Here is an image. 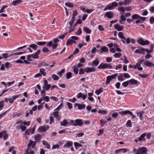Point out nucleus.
<instances>
[{"mask_svg":"<svg viewBox=\"0 0 154 154\" xmlns=\"http://www.w3.org/2000/svg\"><path fill=\"white\" fill-rule=\"evenodd\" d=\"M147 149L145 147H140L137 150L136 148H134L133 153L135 154H147Z\"/></svg>","mask_w":154,"mask_h":154,"instance_id":"f257e3e1","label":"nucleus"},{"mask_svg":"<svg viewBox=\"0 0 154 154\" xmlns=\"http://www.w3.org/2000/svg\"><path fill=\"white\" fill-rule=\"evenodd\" d=\"M118 4L116 2H113L112 4H109L106 6L104 9V11H106L107 10H111L115 8L118 5Z\"/></svg>","mask_w":154,"mask_h":154,"instance_id":"f03ea898","label":"nucleus"},{"mask_svg":"<svg viewBox=\"0 0 154 154\" xmlns=\"http://www.w3.org/2000/svg\"><path fill=\"white\" fill-rule=\"evenodd\" d=\"M112 67L110 63H102L98 67L99 69H105L106 68L112 69Z\"/></svg>","mask_w":154,"mask_h":154,"instance_id":"7ed1b4c3","label":"nucleus"},{"mask_svg":"<svg viewBox=\"0 0 154 154\" xmlns=\"http://www.w3.org/2000/svg\"><path fill=\"white\" fill-rule=\"evenodd\" d=\"M138 43L142 45H147L149 44V41L146 40L144 41L142 38H140L137 41Z\"/></svg>","mask_w":154,"mask_h":154,"instance_id":"20e7f679","label":"nucleus"},{"mask_svg":"<svg viewBox=\"0 0 154 154\" xmlns=\"http://www.w3.org/2000/svg\"><path fill=\"white\" fill-rule=\"evenodd\" d=\"M119 113L121 115L124 116L127 114H129L132 116V118L134 119L135 117V116L133 115V113L129 110H126L125 111H122L119 112Z\"/></svg>","mask_w":154,"mask_h":154,"instance_id":"39448f33","label":"nucleus"},{"mask_svg":"<svg viewBox=\"0 0 154 154\" xmlns=\"http://www.w3.org/2000/svg\"><path fill=\"white\" fill-rule=\"evenodd\" d=\"M49 128L48 125H45L39 127V132L41 133L45 132Z\"/></svg>","mask_w":154,"mask_h":154,"instance_id":"423d86ee","label":"nucleus"},{"mask_svg":"<svg viewBox=\"0 0 154 154\" xmlns=\"http://www.w3.org/2000/svg\"><path fill=\"white\" fill-rule=\"evenodd\" d=\"M43 82L44 83V85L43 86L42 88L45 89L46 90H48L51 88V85L50 84H48V82L46 80L44 79Z\"/></svg>","mask_w":154,"mask_h":154,"instance_id":"0eeeda50","label":"nucleus"},{"mask_svg":"<svg viewBox=\"0 0 154 154\" xmlns=\"http://www.w3.org/2000/svg\"><path fill=\"white\" fill-rule=\"evenodd\" d=\"M85 71L87 73L94 72L96 71V69L94 67H87L85 69Z\"/></svg>","mask_w":154,"mask_h":154,"instance_id":"6e6552de","label":"nucleus"},{"mask_svg":"<svg viewBox=\"0 0 154 154\" xmlns=\"http://www.w3.org/2000/svg\"><path fill=\"white\" fill-rule=\"evenodd\" d=\"M57 43L53 44V42L52 41H50L47 45V46H52L53 49L56 48L57 47Z\"/></svg>","mask_w":154,"mask_h":154,"instance_id":"1a4fd4ad","label":"nucleus"},{"mask_svg":"<svg viewBox=\"0 0 154 154\" xmlns=\"http://www.w3.org/2000/svg\"><path fill=\"white\" fill-rule=\"evenodd\" d=\"M23 1L22 0H16L14 1H13L11 5L13 6H15L18 4H20Z\"/></svg>","mask_w":154,"mask_h":154,"instance_id":"9d476101","label":"nucleus"},{"mask_svg":"<svg viewBox=\"0 0 154 154\" xmlns=\"http://www.w3.org/2000/svg\"><path fill=\"white\" fill-rule=\"evenodd\" d=\"M76 106L78 107V108L79 109H84L85 107V104H80L79 103H75V107Z\"/></svg>","mask_w":154,"mask_h":154,"instance_id":"9b49d317","label":"nucleus"},{"mask_svg":"<svg viewBox=\"0 0 154 154\" xmlns=\"http://www.w3.org/2000/svg\"><path fill=\"white\" fill-rule=\"evenodd\" d=\"M87 96V94L85 95L81 93H79L77 95V98H82L83 100H85Z\"/></svg>","mask_w":154,"mask_h":154,"instance_id":"f8f14e48","label":"nucleus"},{"mask_svg":"<svg viewBox=\"0 0 154 154\" xmlns=\"http://www.w3.org/2000/svg\"><path fill=\"white\" fill-rule=\"evenodd\" d=\"M113 14L111 11L107 12L105 14V16H106L109 18H111L113 17Z\"/></svg>","mask_w":154,"mask_h":154,"instance_id":"ddd939ff","label":"nucleus"},{"mask_svg":"<svg viewBox=\"0 0 154 154\" xmlns=\"http://www.w3.org/2000/svg\"><path fill=\"white\" fill-rule=\"evenodd\" d=\"M115 28L117 31H121L123 29L124 26H121L119 24H117L115 26Z\"/></svg>","mask_w":154,"mask_h":154,"instance_id":"4468645a","label":"nucleus"},{"mask_svg":"<svg viewBox=\"0 0 154 154\" xmlns=\"http://www.w3.org/2000/svg\"><path fill=\"white\" fill-rule=\"evenodd\" d=\"M73 143L72 141H67L66 143L64 144V147L65 148H68L72 145Z\"/></svg>","mask_w":154,"mask_h":154,"instance_id":"2eb2a0df","label":"nucleus"},{"mask_svg":"<svg viewBox=\"0 0 154 154\" xmlns=\"http://www.w3.org/2000/svg\"><path fill=\"white\" fill-rule=\"evenodd\" d=\"M75 123H76V126L77 125L81 126L83 124V123L82 121V120L81 119H77L75 120Z\"/></svg>","mask_w":154,"mask_h":154,"instance_id":"dca6fc26","label":"nucleus"},{"mask_svg":"<svg viewBox=\"0 0 154 154\" xmlns=\"http://www.w3.org/2000/svg\"><path fill=\"white\" fill-rule=\"evenodd\" d=\"M134 52L140 54H144L145 53V49L143 48L140 49H136Z\"/></svg>","mask_w":154,"mask_h":154,"instance_id":"f3484780","label":"nucleus"},{"mask_svg":"<svg viewBox=\"0 0 154 154\" xmlns=\"http://www.w3.org/2000/svg\"><path fill=\"white\" fill-rule=\"evenodd\" d=\"M45 70L43 69H40V73H39V76H45L46 75V73L45 72Z\"/></svg>","mask_w":154,"mask_h":154,"instance_id":"a211bd4d","label":"nucleus"},{"mask_svg":"<svg viewBox=\"0 0 154 154\" xmlns=\"http://www.w3.org/2000/svg\"><path fill=\"white\" fill-rule=\"evenodd\" d=\"M100 49H101V51H100V53H102L103 52H108L109 51L108 48L106 46L102 47Z\"/></svg>","mask_w":154,"mask_h":154,"instance_id":"6ab92c4d","label":"nucleus"},{"mask_svg":"<svg viewBox=\"0 0 154 154\" xmlns=\"http://www.w3.org/2000/svg\"><path fill=\"white\" fill-rule=\"evenodd\" d=\"M53 115L55 117L57 118V120L60 121V118L58 114V112L56 111L54 112Z\"/></svg>","mask_w":154,"mask_h":154,"instance_id":"aec40b11","label":"nucleus"},{"mask_svg":"<svg viewBox=\"0 0 154 154\" xmlns=\"http://www.w3.org/2000/svg\"><path fill=\"white\" fill-rule=\"evenodd\" d=\"M38 50L37 52L35 53V54H30L32 58L34 59L37 58L38 57Z\"/></svg>","mask_w":154,"mask_h":154,"instance_id":"412c9836","label":"nucleus"},{"mask_svg":"<svg viewBox=\"0 0 154 154\" xmlns=\"http://www.w3.org/2000/svg\"><path fill=\"white\" fill-rule=\"evenodd\" d=\"M146 136V134H141L140 136L138 137V140L139 141H145L146 140V139L144 138L145 136Z\"/></svg>","mask_w":154,"mask_h":154,"instance_id":"4be33fe9","label":"nucleus"},{"mask_svg":"<svg viewBox=\"0 0 154 154\" xmlns=\"http://www.w3.org/2000/svg\"><path fill=\"white\" fill-rule=\"evenodd\" d=\"M129 82L130 84L131 85H136L138 83L137 81L134 79H132L129 80Z\"/></svg>","mask_w":154,"mask_h":154,"instance_id":"5701e85b","label":"nucleus"},{"mask_svg":"<svg viewBox=\"0 0 154 154\" xmlns=\"http://www.w3.org/2000/svg\"><path fill=\"white\" fill-rule=\"evenodd\" d=\"M83 30L86 34H90L91 32V30L88 27L85 26L83 27Z\"/></svg>","mask_w":154,"mask_h":154,"instance_id":"b1692460","label":"nucleus"},{"mask_svg":"<svg viewBox=\"0 0 154 154\" xmlns=\"http://www.w3.org/2000/svg\"><path fill=\"white\" fill-rule=\"evenodd\" d=\"M140 17V16L137 14H134L132 15L131 17L132 20H133L135 19H139Z\"/></svg>","mask_w":154,"mask_h":154,"instance_id":"393cba45","label":"nucleus"},{"mask_svg":"<svg viewBox=\"0 0 154 154\" xmlns=\"http://www.w3.org/2000/svg\"><path fill=\"white\" fill-rule=\"evenodd\" d=\"M144 65L146 66L149 67L154 66V64L148 61L144 63Z\"/></svg>","mask_w":154,"mask_h":154,"instance_id":"a878e982","label":"nucleus"},{"mask_svg":"<svg viewBox=\"0 0 154 154\" xmlns=\"http://www.w3.org/2000/svg\"><path fill=\"white\" fill-rule=\"evenodd\" d=\"M99 63L98 59L97 58L93 61L92 65L95 66H97Z\"/></svg>","mask_w":154,"mask_h":154,"instance_id":"bb28decb","label":"nucleus"},{"mask_svg":"<svg viewBox=\"0 0 154 154\" xmlns=\"http://www.w3.org/2000/svg\"><path fill=\"white\" fill-rule=\"evenodd\" d=\"M74 145L75 147V148L76 149H78L79 147H82V145L77 142H75L74 143Z\"/></svg>","mask_w":154,"mask_h":154,"instance_id":"cd10ccee","label":"nucleus"},{"mask_svg":"<svg viewBox=\"0 0 154 154\" xmlns=\"http://www.w3.org/2000/svg\"><path fill=\"white\" fill-rule=\"evenodd\" d=\"M72 68L73 69V72L76 75L78 73L79 70L76 67V66H73Z\"/></svg>","mask_w":154,"mask_h":154,"instance_id":"c85d7f7f","label":"nucleus"},{"mask_svg":"<svg viewBox=\"0 0 154 154\" xmlns=\"http://www.w3.org/2000/svg\"><path fill=\"white\" fill-rule=\"evenodd\" d=\"M43 144L44 145L46 146V147L48 149H49L50 148V145L46 141L44 140L43 141Z\"/></svg>","mask_w":154,"mask_h":154,"instance_id":"c756f323","label":"nucleus"},{"mask_svg":"<svg viewBox=\"0 0 154 154\" xmlns=\"http://www.w3.org/2000/svg\"><path fill=\"white\" fill-rule=\"evenodd\" d=\"M67 124L68 123L67 122V121L66 119H64L63 122H60V125L61 126H67Z\"/></svg>","mask_w":154,"mask_h":154,"instance_id":"7c9ffc66","label":"nucleus"},{"mask_svg":"<svg viewBox=\"0 0 154 154\" xmlns=\"http://www.w3.org/2000/svg\"><path fill=\"white\" fill-rule=\"evenodd\" d=\"M65 5L66 6L69 8H72L74 7V5L71 2H69L66 3H65Z\"/></svg>","mask_w":154,"mask_h":154,"instance_id":"2f4dec72","label":"nucleus"},{"mask_svg":"<svg viewBox=\"0 0 154 154\" xmlns=\"http://www.w3.org/2000/svg\"><path fill=\"white\" fill-rule=\"evenodd\" d=\"M143 113L144 112L143 111L142 112H137V116L139 117L140 119L141 120H142V119L143 115Z\"/></svg>","mask_w":154,"mask_h":154,"instance_id":"473e14b6","label":"nucleus"},{"mask_svg":"<svg viewBox=\"0 0 154 154\" xmlns=\"http://www.w3.org/2000/svg\"><path fill=\"white\" fill-rule=\"evenodd\" d=\"M118 10L122 12L123 14H124L125 13V8L123 7H120L118 8Z\"/></svg>","mask_w":154,"mask_h":154,"instance_id":"72a5a7b5","label":"nucleus"},{"mask_svg":"<svg viewBox=\"0 0 154 154\" xmlns=\"http://www.w3.org/2000/svg\"><path fill=\"white\" fill-rule=\"evenodd\" d=\"M118 35L119 37L122 39H126V38L124 37V34L122 32H119Z\"/></svg>","mask_w":154,"mask_h":154,"instance_id":"f704fd0d","label":"nucleus"},{"mask_svg":"<svg viewBox=\"0 0 154 154\" xmlns=\"http://www.w3.org/2000/svg\"><path fill=\"white\" fill-rule=\"evenodd\" d=\"M29 47L33 49L34 50H36L38 46L35 44H32L30 45Z\"/></svg>","mask_w":154,"mask_h":154,"instance_id":"c9c22d12","label":"nucleus"},{"mask_svg":"<svg viewBox=\"0 0 154 154\" xmlns=\"http://www.w3.org/2000/svg\"><path fill=\"white\" fill-rule=\"evenodd\" d=\"M106 80L105 84H106L107 85L109 83L110 81L112 79L109 75L106 77Z\"/></svg>","mask_w":154,"mask_h":154,"instance_id":"e433bc0d","label":"nucleus"},{"mask_svg":"<svg viewBox=\"0 0 154 154\" xmlns=\"http://www.w3.org/2000/svg\"><path fill=\"white\" fill-rule=\"evenodd\" d=\"M102 91L103 90L102 88H100L99 89L96 90L95 93L97 95H99L102 92Z\"/></svg>","mask_w":154,"mask_h":154,"instance_id":"4c0bfd02","label":"nucleus"},{"mask_svg":"<svg viewBox=\"0 0 154 154\" xmlns=\"http://www.w3.org/2000/svg\"><path fill=\"white\" fill-rule=\"evenodd\" d=\"M123 76L122 74H120L118 77V80L119 81H123L124 80Z\"/></svg>","mask_w":154,"mask_h":154,"instance_id":"58836bf2","label":"nucleus"},{"mask_svg":"<svg viewBox=\"0 0 154 154\" xmlns=\"http://www.w3.org/2000/svg\"><path fill=\"white\" fill-rule=\"evenodd\" d=\"M82 31L81 28H79L78 30L75 32V34L77 35H79L82 34Z\"/></svg>","mask_w":154,"mask_h":154,"instance_id":"ea45409f","label":"nucleus"},{"mask_svg":"<svg viewBox=\"0 0 154 154\" xmlns=\"http://www.w3.org/2000/svg\"><path fill=\"white\" fill-rule=\"evenodd\" d=\"M73 43V40L72 39H68L67 41L66 45H71Z\"/></svg>","mask_w":154,"mask_h":154,"instance_id":"a19ab883","label":"nucleus"},{"mask_svg":"<svg viewBox=\"0 0 154 154\" xmlns=\"http://www.w3.org/2000/svg\"><path fill=\"white\" fill-rule=\"evenodd\" d=\"M8 6L7 5H4L3 6L2 9L0 10V13H2V12H5V11L4 10L5 9L7 8Z\"/></svg>","mask_w":154,"mask_h":154,"instance_id":"79ce46f5","label":"nucleus"},{"mask_svg":"<svg viewBox=\"0 0 154 154\" xmlns=\"http://www.w3.org/2000/svg\"><path fill=\"white\" fill-rule=\"evenodd\" d=\"M2 56L4 58L6 59L11 57L12 56V54L8 55V54H4L2 55Z\"/></svg>","mask_w":154,"mask_h":154,"instance_id":"37998d69","label":"nucleus"},{"mask_svg":"<svg viewBox=\"0 0 154 154\" xmlns=\"http://www.w3.org/2000/svg\"><path fill=\"white\" fill-rule=\"evenodd\" d=\"M65 69H62L60 72L57 73V75H58L60 77L62 76L63 75V73L65 72Z\"/></svg>","mask_w":154,"mask_h":154,"instance_id":"c03bdc74","label":"nucleus"},{"mask_svg":"<svg viewBox=\"0 0 154 154\" xmlns=\"http://www.w3.org/2000/svg\"><path fill=\"white\" fill-rule=\"evenodd\" d=\"M48 66V65L44 61L42 62H41L40 63H39V67L42 66Z\"/></svg>","mask_w":154,"mask_h":154,"instance_id":"a18cd8bd","label":"nucleus"},{"mask_svg":"<svg viewBox=\"0 0 154 154\" xmlns=\"http://www.w3.org/2000/svg\"><path fill=\"white\" fill-rule=\"evenodd\" d=\"M31 129H28L25 132V134L26 135H30V133H31Z\"/></svg>","mask_w":154,"mask_h":154,"instance_id":"49530a36","label":"nucleus"},{"mask_svg":"<svg viewBox=\"0 0 154 154\" xmlns=\"http://www.w3.org/2000/svg\"><path fill=\"white\" fill-rule=\"evenodd\" d=\"M52 78L54 80H57L59 79V77L57 75L54 74L52 75Z\"/></svg>","mask_w":154,"mask_h":154,"instance_id":"de8ad7c7","label":"nucleus"},{"mask_svg":"<svg viewBox=\"0 0 154 154\" xmlns=\"http://www.w3.org/2000/svg\"><path fill=\"white\" fill-rule=\"evenodd\" d=\"M19 128H20L22 131H25L26 128V126L23 125H21L20 127L19 126L18 129H19Z\"/></svg>","mask_w":154,"mask_h":154,"instance_id":"09e8293b","label":"nucleus"},{"mask_svg":"<svg viewBox=\"0 0 154 154\" xmlns=\"http://www.w3.org/2000/svg\"><path fill=\"white\" fill-rule=\"evenodd\" d=\"M122 55V54L120 53H116L114 55V57L116 58L120 57Z\"/></svg>","mask_w":154,"mask_h":154,"instance_id":"8fccbe9b","label":"nucleus"},{"mask_svg":"<svg viewBox=\"0 0 154 154\" xmlns=\"http://www.w3.org/2000/svg\"><path fill=\"white\" fill-rule=\"evenodd\" d=\"M126 125L128 127H131L132 126V124H131V122L130 120H128L127 122Z\"/></svg>","mask_w":154,"mask_h":154,"instance_id":"3c124183","label":"nucleus"},{"mask_svg":"<svg viewBox=\"0 0 154 154\" xmlns=\"http://www.w3.org/2000/svg\"><path fill=\"white\" fill-rule=\"evenodd\" d=\"M118 73H115L114 74H113L111 75H109L110 77L111 78V79H115L116 78V77L118 76Z\"/></svg>","mask_w":154,"mask_h":154,"instance_id":"603ef678","label":"nucleus"},{"mask_svg":"<svg viewBox=\"0 0 154 154\" xmlns=\"http://www.w3.org/2000/svg\"><path fill=\"white\" fill-rule=\"evenodd\" d=\"M129 82V81H126L123 82L122 85L124 87H126L128 85Z\"/></svg>","mask_w":154,"mask_h":154,"instance_id":"864d4df0","label":"nucleus"},{"mask_svg":"<svg viewBox=\"0 0 154 154\" xmlns=\"http://www.w3.org/2000/svg\"><path fill=\"white\" fill-rule=\"evenodd\" d=\"M72 76V73L71 72H69L66 74V78L67 79H70Z\"/></svg>","mask_w":154,"mask_h":154,"instance_id":"5fc2aeb1","label":"nucleus"},{"mask_svg":"<svg viewBox=\"0 0 154 154\" xmlns=\"http://www.w3.org/2000/svg\"><path fill=\"white\" fill-rule=\"evenodd\" d=\"M138 75L140 76L142 78H146L149 75L148 74H139Z\"/></svg>","mask_w":154,"mask_h":154,"instance_id":"6e6d98bb","label":"nucleus"},{"mask_svg":"<svg viewBox=\"0 0 154 154\" xmlns=\"http://www.w3.org/2000/svg\"><path fill=\"white\" fill-rule=\"evenodd\" d=\"M100 122L101 123V125L102 126L105 125L106 122V121H104L103 119H101L100 120Z\"/></svg>","mask_w":154,"mask_h":154,"instance_id":"4d7b16f0","label":"nucleus"},{"mask_svg":"<svg viewBox=\"0 0 154 154\" xmlns=\"http://www.w3.org/2000/svg\"><path fill=\"white\" fill-rule=\"evenodd\" d=\"M10 110V109L8 110L5 111L2 114L0 115V119L2 118L5 115V114Z\"/></svg>","mask_w":154,"mask_h":154,"instance_id":"13d9d810","label":"nucleus"},{"mask_svg":"<svg viewBox=\"0 0 154 154\" xmlns=\"http://www.w3.org/2000/svg\"><path fill=\"white\" fill-rule=\"evenodd\" d=\"M107 112L106 110H100L98 111V113L101 114H106Z\"/></svg>","mask_w":154,"mask_h":154,"instance_id":"bf43d9fd","label":"nucleus"},{"mask_svg":"<svg viewBox=\"0 0 154 154\" xmlns=\"http://www.w3.org/2000/svg\"><path fill=\"white\" fill-rule=\"evenodd\" d=\"M85 69H83L81 68L79 70V74L80 75H83L85 73Z\"/></svg>","mask_w":154,"mask_h":154,"instance_id":"052dcab7","label":"nucleus"},{"mask_svg":"<svg viewBox=\"0 0 154 154\" xmlns=\"http://www.w3.org/2000/svg\"><path fill=\"white\" fill-rule=\"evenodd\" d=\"M4 100H2L0 102V110H1L4 107Z\"/></svg>","mask_w":154,"mask_h":154,"instance_id":"680f3d73","label":"nucleus"},{"mask_svg":"<svg viewBox=\"0 0 154 154\" xmlns=\"http://www.w3.org/2000/svg\"><path fill=\"white\" fill-rule=\"evenodd\" d=\"M112 58L111 57H107L106 58V60L107 62H110L112 61Z\"/></svg>","mask_w":154,"mask_h":154,"instance_id":"e2e57ef3","label":"nucleus"},{"mask_svg":"<svg viewBox=\"0 0 154 154\" xmlns=\"http://www.w3.org/2000/svg\"><path fill=\"white\" fill-rule=\"evenodd\" d=\"M123 76L126 78H128L130 77V75L127 73H124L123 74Z\"/></svg>","mask_w":154,"mask_h":154,"instance_id":"0e129e2a","label":"nucleus"},{"mask_svg":"<svg viewBox=\"0 0 154 154\" xmlns=\"http://www.w3.org/2000/svg\"><path fill=\"white\" fill-rule=\"evenodd\" d=\"M69 124L70 125L73 126H76V123L74 122V121L73 120H71L70 121Z\"/></svg>","mask_w":154,"mask_h":154,"instance_id":"69168bd1","label":"nucleus"},{"mask_svg":"<svg viewBox=\"0 0 154 154\" xmlns=\"http://www.w3.org/2000/svg\"><path fill=\"white\" fill-rule=\"evenodd\" d=\"M149 22L151 24H153L154 22V17H150Z\"/></svg>","mask_w":154,"mask_h":154,"instance_id":"338daca9","label":"nucleus"},{"mask_svg":"<svg viewBox=\"0 0 154 154\" xmlns=\"http://www.w3.org/2000/svg\"><path fill=\"white\" fill-rule=\"evenodd\" d=\"M118 114L117 112H114L113 113L112 115V116L114 118H116L118 116Z\"/></svg>","mask_w":154,"mask_h":154,"instance_id":"774afa93","label":"nucleus"}]
</instances>
